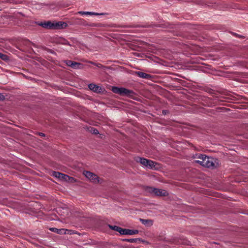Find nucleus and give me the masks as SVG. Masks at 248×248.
<instances>
[{"label": "nucleus", "instance_id": "1", "mask_svg": "<svg viewBox=\"0 0 248 248\" xmlns=\"http://www.w3.org/2000/svg\"><path fill=\"white\" fill-rule=\"evenodd\" d=\"M204 160L202 161L200 160H194L195 163H197L201 165L202 166L207 168H214L216 167V165L215 163V160L213 158L209 157L205 155V157H204Z\"/></svg>", "mask_w": 248, "mask_h": 248}, {"label": "nucleus", "instance_id": "2", "mask_svg": "<svg viewBox=\"0 0 248 248\" xmlns=\"http://www.w3.org/2000/svg\"><path fill=\"white\" fill-rule=\"evenodd\" d=\"M137 161L140 162L145 167L152 169H156L157 164L150 160H148L144 158L138 157L137 158Z\"/></svg>", "mask_w": 248, "mask_h": 248}, {"label": "nucleus", "instance_id": "3", "mask_svg": "<svg viewBox=\"0 0 248 248\" xmlns=\"http://www.w3.org/2000/svg\"><path fill=\"white\" fill-rule=\"evenodd\" d=\"M112 91L116 93L120 94L122 95H130L132 92L124 88H118L117 87L112 88Z\"/></svg>", "mask_w": 248, "mask_h": 248}, {"label": "nucleus", "instance_id": "4", "mask_svg": "<svg viewBox=\"0 0 248 248\" xmlns=\"http://www.w3.org/2000/svg\"><path fill=\"white\" fill-rule=\"evenodd\" d=\"M148 191L150 193L156 196H166L168 194L167 192L163 189H159L153 187H149L147 188Z\"/></svg>", "mask_w": 248, "mask_h": 248}, {"label": "nucleus", "instance_id": "5", "mask_svg": "<svg viewBox=\"0 0 248 248\" xmlns=\"http://www.w3.org/2000/svg\"><path fill=\"white\" fill-rule=\"evenodd\" d=\"M83 174L86 178L93 183H96L98 182V177L95 174L88 171H84Z\"/></svg>", "mask_w": 248, "mask_h": 248}, {"label": "nucleus", "instance_id": "6", "mask_svg": "<svg viewBox=\"0 0 248 248\" xmlns=\"http://www.w3.org/2000/svg\"><path fill=\"white\" fill-rule=\"evenodd\" d=\"M54 42L57 44H62L63 45H71L69 43L68 41L62 37H57L54 39Z\"/></svg>", "mask_w": 248, "mask_h": 248}, {"label": "nucleus", "instance_id": "7", "mask_svg": "<svg viewBox=\"0 0 248 248\" xmlns=\"http://www.w3.org/2000/svg\"><path fill=\"white\" fill-rule=\"evenodd\" d=\"M53 175L56 178H58L61 180H64V179L68 178V175L60 173L59 172L54 171L53 172Z\"/></svg>", "mask_w": 248, "mask_h": 248}, {"label": "nucleus", "instance_id": "8", "mask_svg": "<svg viewBox=\"0 0 248 248\" xmlns=\"http://www.w3.org/2000/svg\"><path fill=\"white\" fill-rule=\"evenodd\" d=\"M40 25H41L43 28L46 29H54V23H52L50 21L42 23Z\"/></svg>", "mask_w": 248, "mask_h": 248}, {"label": "nucleus", "instance_id": "9", "mask_svg": "<svg viewBox=\"0 0 248 248\" xmlns=\"http://www.w3.org/2000/svg\"><path fill=\"white\" fill-rule=\"evenodd\" d=\"M54 29H63L65 28L67 26V24L63 22H58L54 23Z\"/></svg>", "mask_w": 248, "mask_h": 248}, {"label": "nucleus", "instance_id": "10", "mask_svg": "<svg viewBox=\"0 0 248 248\" xmlns=\"http://www.w3.org/2000/svg\"><path fill=\"white\" fill-rule=\"evenodd\" d=\"M78 14L81 15H89V16H98V15H104L103 13H97L95 12H83V11H79L78 13Z\"/></svg>", "mask_w": 248, "mask_h": 248}, {"label": "nucleus", "instance_id": "11", "mask_svg": "<svg viewBox=\"0 0 248 248\" xmlns=\"http://www.w3.org/2000/svg\"><path fill=\"white\" fill-rule=\"evenodd\" d=\"M89 88L91 90L94 92H99L101 90V88L99 86L93 83L89 85Z\"/></svg>", "mask_w": 248, "mask_h": 248}, {"label": "nucleus", "instance_id": "12", "mask_svg": "<svg viewBox=\"0 0 248 248\" xmlns=\"http://www.w3.org/2000/svg\"><path fill=\"white\" fill-rule=\"evenodd\" d=\"M136 74L140 78H145V79H149L150 78L151 76L149 74H147L145 73L142 72H136Z\"/></svg>", "mask_w": 248, "mask_h": 248}, {"label": "nucleus", "instance_id": "13", "mask_svg": "<svg viewBox=\"0 0 248 248\" xmlns=\"http://www.w3.org/2000/svg\"><path fill=\"white\" fill-rule=\"evenodd\" d=\"M138 232L137 230H131L129 229H125L124 234L127 235H133L134 234H136Z\"/></svg>", "mask_w": 248, "mask_h": 248}, {"label": "nucleus", "instance_id": "14", "mask_svg": "<svg viewBox=\"0 0 248 248\" xmlns=\"http://www.w3.org/2000/svg\"><path fill=\"white\" fill-rule=\"evenodd\" d=\"M205 157V155H202V154H196L194 155V158L195 159V160H200L202 161L204 160V157Z\"/></svg>", "mask_w": 248, "mask_h": 248}, {"label": "nucleus", "instance_id": "15", "mask_svg": "<svg viewBox=\"0 0 248 248\" xmlns=\"http://www.w3.org/2000/svg\"><path fill=\"white\" fill-rule=\"evenodd\" d=\"M68 178H66V179H64V181H65L68 182H71V183L74 182L76 181L75 179L73 177H70L68 176Z\"/></svg>", "mask_w": 248, "mask_h": 248}, {"label": "nucleus", "instance_id": "16", "mask_svg": "<svg viewBox=\"0 0 248 248\" xmlns=\"http://www.w3.org/2000/svg\"><path fill=\"white\" fill-rule=\"evenodd\" d=\"M0 58L4 61H6L8 59V57L7 55L1 53H0Z\"/></svg>", "mask_w": 248, "mask_h": 248}, {"label": "nucleus", "instance_id": "17", "mask_svg": "<svg viewBox=\"0 0 248 248\" xmlns=\"http://www.w3.org/2000/svg\"><path fill=\"white\" fill-rule=\"evenodd\" d=\"M80 64L76 62H72V65H71L72 67L73 68H77L78 67V65H79Z\"/></svg>", "mask_w": 248, "mask_h": 248}, {"label": "nucleus", "instance_id": "18", "mask_svg": "<svg viewBox=\"0 0 248 248\" xmlns=\"http://www.w3.org/2000/svg\"><path fill=\"white\" fill-rule=\"evenodd\" d=\"M125 229L120 228V229H117L116 231L118 232L121 234H124Z\"/></svg>", "mask_w": 248, "mask_h": 248}, {"label": "nucleus", "instance_id": "19", "mask_svg": "<svg viewBox=\"0 0 248 248\" xmlns=\"http://www.w3.org/2000/svg\"><path fill=\"white\" fill-rule=\"evenodd\" d=\"M50 230H52V231L55 232H57L58 233H61V232L62 231V230H59L56 228H51V229H50Z\"/></svg>", "mask_w": 248, "mask_h": 248}, {"label": "nucleus", "instance_id": "20", "mask_svg": "<svg viewBox=\"0 0 248 248\" xmlns=\"http://www.w3.org/2000/svg\"><path fill=\"white\" fill-rule=\"evenodd\" d=\"M109 227L115 231H116L117 229H120V227H118L117 226H109Z\"/></svg>", "mask_w": 248, "mask_h": 248}, {"label": "nucleus", "instance_id": "21", "mask_svg": "<svg viewBox=\"0 0 248 248\" xmlns=\"http://www.w3.org/2000/svg\"><path fill=\"white\" fill-rule=\"evenodd\" d=\"M66 63L68 66H71V65H72V62L71 61H67Z\"/></svg>", "mask_w": 248, "mask_h": 248}, {"label": "nucleus", "instance_id": "22", "mask_svg": "<svg viewBox=\"0 0 248 248\" xmlns=\"http://www.w3.org/2000/svg\"><path fill=\"white\" fill-rule=\"evenodd\" d=\"M142 221V223L144 224H145L148 221V220H144V219H142L141 220Z\"/></svg>", "mask_w": 248, "mask_h": 248}, {"label": "nucleus", "instance_id": "23", "mask_svg": "<svg viewBox=\"0 0 248 248\" xmlns=\"http://www.w3.org/2000/svg\"><path fill=\"white\" fill-rule=\"evenodd\" d=\"M3 99L4 96L2 94L0 93V100H2Z\"/></svg>", "mask_w": 248, "mask_h": 248}, {"label": "nucleus", "instance_id": "24", "mask_svg": "<svg viewBox=\"0 0 248 248\" xmlns=\"http://www.w3.org/2000/svg\"><path fill=\"white\" fill-rule=\"evenodd\" d=\"M93 132L94 134H96V133H98V131L97 130L94 129Z\"/></svg>", "mask_w": 248, "mask_h": 248}, {"label": "nucleus", "instance_id": "25", "mask_svg": "<svg viewBox=\"0 0 248 248\" xmlns=\"http://www.w3.org/2000/svg\"><path fill=\"white\" fill-rule=\"evenodd\" d=\"M128 241L130 242H133L134 240L133 239H129V240H128Z\"/></svg>", "mask_w": 248, "mask_h": 248}, {"label": "nucleus", "instance_id": "26", "mask_svg": "<svg viewBox=\"0 0 248 248\" xmlns=\"http://www.w3.org/2000/svg\"><path fill=\"white\" fill-rule=\"evenodd\" d=\"M40 135L41 136H45L44 134H43V133H40Z\"/></svg>", "mask_w": 248, "mask_h": 248}]
</instances>
